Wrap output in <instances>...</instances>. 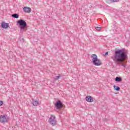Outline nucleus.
<instances>
[{"label":"nucleus","instance_id":"18","mask_svg":"<svg viewBox=\"0 0 130 130\" xmlns=\"http://www.w3.org/2000/svg\"><path fill=\"white\" fill-rule=\"evenodd\" d=\"M105 55H108V52H106L105 54Z\"/></svg>","mask_w":130,"mask_h":130},{"label":"nucleus","instance_id":"15","mask_svg":"<svg viewBox=\"0 0 130 130\" xmlns=\"http://www.w3.org/2000/svg\"><path fill=\"white\" fill-rule=\"evenodd\" d=\"M95 29H96L97 30V31H100V30H101V27L96 26V27H95Z\"/></svg>","mask_w":130,"mask_h":130},{"label":"nucleus","instance_id":"8","mask_svg":"<svg viewBox=\"0 0 130 130\" xmlns=\"http://www.w3.org/2000/svg\"><path fill=\"white\" fill-rule=\"evenodd\" d=\"M23 12H24V13H31V8L27 7H24L23 8Z\"/></svg>","mask_w":130,"mask_h":130},{"label":"nucleus","instance_id":"14","mask_svg":"<svg viewBox=\"0 0 130 130\" xmlns=\"http://www.w3.org/2000/svg\"><path fill=\"white\" fill-rule=\"evenodd\" d=\"M114 88L115 90H116V91H119V90H120V87H119V86H117L115 85H114Z\"/></svg>","mask_w":130,"mask_h":130},{"label":"nucleus","instance_id":"9","mask_svg":"<svg viewBox=\"0 0 130 130\" xmlns=\"http://www.w3.org/2000/svg\"><path fill=\"white\" fill-rule=\"evenodd\" d=\"M2 28L3 29H7L9 27V23L6 22H2L1 24Z\"/></svg>","mask_w":130,"mask_h":130},{"label":"nucleus","instance_id":"6","mask_svg":"<svg viewBox=\"0 0 130 130\" xmlns=\"http://www.w3.org/2000/svg\"><path fill=\"white\" fill-rule=\"evenodd\" d=\"M0 121L2 123L8 122V118L6 116L2 115L0 116Z\"/></svg>","mask_w":130,"mask_h":130},{"label":"nucleus","instance_id":"1","mask_svg":"<svg viewBox=\"0 0 130 130\" xmlns=\"http://www.w3.org/2000/svg\"><path fill=\"white\" fill-rule=\"evenodd\" d=\"M111 58L114 62L118 63L119 66L123 68L126 67L125 62L127 61V54L125 52L124 49L115 50L114 54Z\"/></svg>","mask_w":130,"mask_h":130},{"label":"nucleus","instance_id":"10","mask_svg":"<svg viewBox=\"0 0 130 130\" xmlns=\"http://www.w3.org/2000/svg\"><path fill=\"white\" fill-rule=\"evenodd\" d=\"M11 17H12V18H14L15 19H18L19 18V14L15 13L12 14Z\"/></svg>","mask_w":130,"mask_h":130},{"label":"nucleus","instance_id":"7","mask_svg":"<svg viewBox=\"0 0 130 130\" xmlns=\"http://www.w3.org/2000/svg\"><path fill=\"white\" fill-rule=\"evenodd\" d=\"M85 99L87 102H90V103L94 102V99L91 96H87Z\"/></svg>","mask_w":130,"mask_h":130},{"label":"nucleus","instance_id":"16","mask_svg":"<svg viewBox=\"0 0 130 130\" xmlns=\"http://www.w3.org/2000/svg\"><path fill=\"white\" fill-rule=\"evenodd\" d=\"M4 104V102L3 101H0V106H2Z\"/></svg>","mask_w":130,"mask_h":130},{"label":"nucleus","instance_id":"13","mask_svg":"<svg viewBox=\"0 0 130 130\" xmlns=\"http://www.w3.org/2000/svg\"><path fill=\"white\" fill-rule=\"evenodd\" d=\"M60 74H58V76H55L54 77V80H59V79H60Z\"/></svg>","mask_w":130,"mask_h":130},{"label":"nucleus","instance_id":"2","mask_svg":"<svg viewBox=\"0 0 130 130\" xmlns=\"http://www.w3.org/2000/svg\"><path fill=\"white\" fill-rule=\"evenodd\" d=\"M91 58L92 59V61L94 66L96 67H99L101 64H102L101 60L98 59L97 57V55L93 54L91 55Z\"/></svg>","mask_w":130,"mask_h":130},{"label":"nucleus","instance_id":"12","mask_svg":"<svg viewBox=\"0 0 130 130\" xmlns=\"http://www.w3.org/2000/svg\"><path fill=\"white\" fill-rule=\"evenodd\" d=\"M116 82H121L122 79L120 77H117L115 79Z\"/></svg>","mask_w":130,"mask_h":130},{"label":"nucleus","instance_id":"19","mask_svg":"<svg viewBox=\"0 0 130 130\" xmlns=\"http://www.w3.org/2000/svg\"><path fill=\"white\" fill-rule=\"evenodd\" d=\"M22 40L23 42H24V39H22Z\"/></svg>","mask_w":130,"mask_h":130},{"label":"nucleus","instance_id":"17","mask_svg":"<svg viewBox=\"0 0 130 130\" xmlns=\"http://www.w3.org/2000/svg\"><path fill=\"white\" fill-rule=\"evenodd\" d=\"M112 2H113L114 3H115L116 2H118L119 0H112Z\"/></svg>","mask_w":130,"mask_h":130},{"label":"nucleus","instance_id":"4","mask_svg":"<svg viewBox=\"0 0 130 130\" xmlns=\"http://www.w3.org/2000/svg\"><path fill=\"white\" fill-rule=\"evenodd\" d=\"M49 122L53 126L56 125V119L54 115H51L49 119Z\"/></svg>","mask_w":130,"mask_h":130},{"label":"nucleus","instance_id":"11","mask_svg":"<svg viewBox=\"0 0 130 130\" xmlns=\"http://www.w3.org/2000/svg\"><path fill=\"white\" fill-rule=\"evenodd\" d=\"M32 104L34 106H38V105H39V102L35 101L33 102Z\"/></svg>","mask_w":130,"mask_h":130},{"label":"nucleus","instance_id":"3","mask_svg":"<svg viewBox=\"0 0 130 130\" xmlns=\"http://www.w3.org/2000/svg\"><path fill=\"white\" fill-rule=\"evenodd\" d=\"M17 24H19L21 30H24L27 27V23L23 19L18 20Z\"/></svg>","mask_w":130,"mask_h":130},{"label":"nucleus","instance_id":"5","mask_svg":"<svg viewBox=\"0 0 130 130\" xmlns=\"http://www.w3.org/2000/svg\"><path fill=\"white\" fill-rule=\"evenodd\" d=\"M55 107L57 109H60L62 108V103L60 100L57 101L55 104Z\"/></svg>","mask_w":130,"mask_h":130}]
</instances>
